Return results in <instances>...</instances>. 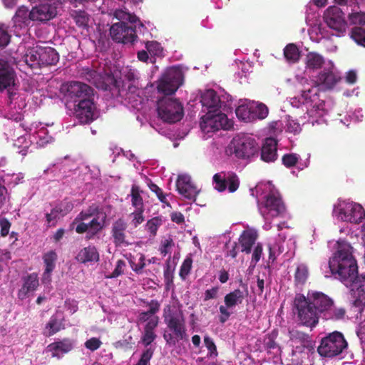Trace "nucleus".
<instances>
[{
	"label": "nucleus",
	"instance_id": "f704fd0d",
	"mask_svg": "<svg viewBox=\"0 0 365 365\" xmlns=\"http://www.w3.org/2000/svg\"><path fill=\"white\" fill-rule=\"evenodd\" d=\"M38 46L29 48L24 56L25 63L31 68H41L40 61H38Z\"/></svg>",
	"mask_w": 365,
	"mask_h": 365
},
{
	"label": "nucleus",
	"instance_id": "dca6fc26",
	"mask_svg": "<svg viewBox=\"0 0 365 365\" xmlns=\"http://www.w3.org/2000/svg\"><path fill=\"white\" fill-rule=\"evenodd\" d=\"M307 299L311 304L314 307L317 314H324L328 311L329 308L333 307L334 300L321 292H312L308 293Z\"/></svg>",
	"mask_w": 365,
	"mask_h": 365
},
{
	"label": "nucleus",
	"instance_id": "7c9ffc66",
	"mask_svg": "<svg viewBox=\"0 0 365 365\" xmlns=\"http://www.w3.org/2000/svg\"><path fill=\"white\" fill-rule=\"evenodd\" d=\"M257 239V234L252 230H245L239 238V242L242 247V252L249 254L252 247Z\"/></svg>",
	"mask_w": 365,
	"mask_h": 365
},
{
	"label": "nucleus",
	"instance_id": "6e6d98bb",
	"mask_svg": "<svg viewBox=\"0 0 365 365\" xmlns=\"http://www.w3.org/2000/svg\"><path fill=\"white\" fill-rule=\"evenodd\" d=\"M299 158V155L296 153L285 154L282 159V163L287 168H292L298 162Z\"/></svg>",
	"mask_w": 365,
	"mask_h": 365
},
{
	"label": "nucleus",
	"instance_id": "e2e57ef3",
	"mask_svg": "<svg viewBox=\"0 0 365 365\" xmlns=\"http://www.w3.org/2000/svg\"><path fill=\"white\" fill-rule=\"evenodd\" d=\"M126 264L125 262L123 259H118L116 262L115 267L112 273L108 276V278H116L118 276L121 275L124 272V269Z\"/></svg>",
	"mask_w": 365,
	"mask_h": 365
},
{
	"label": "nucleus",
	"instance_id": "774afa93",
	"mask_svg": "<svg viewBox=\"0 0 365 365\" xmlns=\"http://www.w3.org/2000/svg\"><path fill=\"white\" fill-rule=\"evenodd\" d=\"M262 245L261 243H257L254 248L252 255V262H254L255 264L259 261L262 255Z\"/></svg>",
	"mask_w": 365,
	"mask_h": 365
},
{
	"label": "nucleus",
	"instance_id": "39448f33",
	"mask_svg": "<svg viewBox=\"0 0 365 365\" xmlns=\"http://www.w3.org/2000/svg\"><path fill=\"white\" fill-rule=\"evenodd\" d=\"M165 322L172 332L163 334L168 344L175 346L179 341L187 339L185 321L182 314H170L165 317Z\"/></svg>",
	"mask_w": 365,
	"mask_h": 365
},
{
	"label": "nucleus",
	"instance_id": "864d4df0",
	"mask_svg": "<svg viewBox=\"0 0 365 365\" xmlns=\"http://www.w3.org/2000/svg\"><path fill=\"white\" fill-rule=\"evenodd\" d=\"M11 40V35L9 34L8 26L0 24V47L6 46Z\"/></svg>",
	"mask_w": 365,
	"mask_h": 365
},
{
	"label": "nucleus",
	"instance_id": "7ed1b4c3",
	"mask_svg": "<svg viewBox=\"0 0 365 365\" xmlns=\"http://www.w3.org/2000/svg\"><path fill=\"white\" fill-rule=\"evenodd\" d=\"M347 346L348 342L344 334L334 331L321 339L317 352L322 357L334 358L340 355Z\"/></svg>",
	"mask_w": 365,
	"mask_h": 365
},
{
	"label": "nucleus",
	"instance_id": "de8ad7c7",
	"mask_svg": "<svg viewBox=\"0 0 365 365\" xmlns=\"http://www.w3.org/2000/svg\"><path fill=\"white\" fill-rule=\"evenodd\" d=\"M253 108V115L254 120L264 119L265 118L269 113L267 107L263 103H259L256 106L252 105Z\"/></svg>",
	"mask_w": 365,
	"mask_h": 365
},
{
	"label": "nucleus",
	"instance_id": "cd10ccee",
	"mask_svg": "<svg viewBox=\"0 0 365 365\" xmlns=\"http://www.w3.org/2000/svg\"><path fill=\"white\" fill-rule=\"evenodd\" d=\"M73 348V344L71 340L69 339H63V340L50 344L47 346V351L51 353L52 357L59 359L61 354L69 352Z\"/></svg>",
	"mask_w": 365,
	"mask_h": 365
},
{
	"label": "nucleus",
	"instance_id": "49530a36",
	"mask_svg": "<svg viewBox=\"0 0 365 365\" xmlns=\"http://www.w3.org/2000/svg\"><path fill=\"white\" fill-rule=\"evenodd\" d=\"M46 328L48 330V335L52 336L63 329V324L56 317L52 316L47 323Z\"/></svg>",
	"mask_w": 365,
	"mask_h": 365
},
{
	"label": "nucleus",
	"instance_id": "4d7b16f0",
	"mask_svg": "<svg viewBox=\"0 0 365 365\" xmlns=\"http://www.w3.org/2000/svg\"><path fill=\"white\" fill-rule=\"evenodd\" d=\"M154 354V349L149 347L143 351L136 365H148Z\"/></svg>",
	"mask_w": 365,
	"mask_h": 365
},
{
	"label": "nucleus",
	"instance_id": "2eb2a0df",
	"mask_svg": "<svg viewBox=\"0 0 365 365\" xmlns=\"http://www.w3.org/2000/svg\"><path fill=\"white\" fill-rule=\"evenodd\" d=\"M350 287L351 294L354 299L355 307L365 305V274H358L347 285Z\"/></svg>",
	"mask_w": 365,
	"mask_h": 365
},
{
	"label": "nucleus",
	"instance_id": "0e129e2a",
	"mask_svg": "<svg viewBox=\"0 0 365 365\" xmlns=\"http://www.w3.org/2000/svg\"><path fill=\"white\" fill-rule=\"evenodd\" d=\"M173 246V240L171 237H168V239L162 241L159 250L163 256L165 257L167 254L170 253V249Z\"/></svg>",
	"mask_w": 365,
	"mask_h": 365
},
{
	"label": "nucleus",
	"instance_id": "c9c22d12",
	"mask_svg": "<svg viewBox=\"0 0 365 365\" xmlns=\"http://www.w3.org/2000/svg\"><path fill=\"white\" fill-rule=\"evenodd\" d=\"M235 113L237 117L244 122H251L254 120L253 108L252 105L242 104L239 106Z\"/></svg>",
	"mask_w": 365,
	"mask_h": 365
},
{
	"label": "nucleus",
	"instance_id": "b1692460",
	"mask_svg": "<svg viewBox=\"0 0 365 365\" xmlns=\"http://www.w3.org/2000/svg\"><path fill=\"white\" fill-rule=\"evenodd\" d=\"M158 323V317H154L145 325L144 331L141 336V342L147 348H148V346L157 338L155 329L157 328Z\"/></svg>",
	"mask_w": 365,
	"mask_h": 365
},
{
	"label": "nucleus",
	"instance_id": "9d476101",
	"mask_svg": "<svg viewBox=\"0 0 365 365\" xmlns=\"http://www.w3.org/2000/svg\"><path fill=\"white\" fill-rule=\"evenodd\" d=\"M66 97L74 105L94 98L93 89L84 83L72 81L67 86Z\"/></svg>",
	"mask_w": 365,
	"mask_h": 365
},
{
	"label": "nucleus",
	"instance_id": "473e14b6",
	"mask_svg": "<svg viewBox=\"0 0 365 365\" xmlns=\"http://www.w3.org/2000/svg\"><path fill=\"white\" fill-rule=\"evenodd\" d=\"M31 14V11H29L27 7L24 6L19 7L13 17L15 26L20 27H22V26H28L29 22L32 21Z\"/></svg>",
	"mask_w": 365,
	"mask_h": 365
},
{
	"label": "nucleus",
	"instance_id": "a19ab883",
	"mask_svg": "<svg viewBox=\"0 0 365 365\" xmlns=\"http://www.w3.org/2000/svg\"><path fill=\"white\" fill-rule=\"evenodd\" d=\"M346 311L343 307H333L329 308L328 311L324 314L323 317L327 320L339 321L345 318Z\"/></svg>",
	"mask_w": 365,
	"mask_h": 365
},
{
	"label": "nucleus",
	"instance_id": "f257e3e1",
	"mask_svg": "<svg viewBox=\"0 0 365 365\" xmlns=\"http://www.w3.org/2000/svg\"><path fill=\"white\" fill-rule=\"evenodd\" d=\"M352 252L353 247L349 244L341 243L329 260L331 273L346 286L359 274L356 260Z\"/></svg>",
	"mask_w": 365,
	"mask_h": 365
},
{
	"label": "nucleus",
	"instance_id": "37998d69",
	"mask_svg": "<svg viewBox=\"0 0 365 365\" xmlns=\"http://www.w3.org/2000/svg\"><path fill=\"white\" fill-rule=\"evenodd\" d=\"M351 38L359 46L365 47V29L361 27H354L350 33Z\"/></svg>",
	"mask_w": 365,
	"mask_h": 365
},
{
	"label": "nucleus",
	"instance_id": "09e8293b",
	"mask_svg": "<svg viewBox=\"0 0 365 365\" xmlns=\"http://www.w3.org/2000/svg\"><path fill=\"white\" fill-rule=\"evenodd\" d=\"M158 90L165 96L172 95L177 91L174 90L173 86H171V83L163 77L161 78L158 83Z\"/></svg>",
	"mask_w": 365,
	"mask_h": 365
},
{
	"label": "nucleus",
	"instance_id": "f3484780",
	"mask_svg": "<svg viewBox=\"0 0 365 365\" xmlns=\"http://www.w3.org/2000/svg\"><path fill=\"white\" fill-rule=\"evenodd\" d=\"M177 190L184 197L195 201L196 196L199 191L196 186L192 182L191 178L187 175L178 176L176 182Z\"/></svg>",
	"mask_w": 365,
	"mask_h": 365
},
{
	"label": "nucleus",
	"instance_id": "79ce46f5",
	"mask_svg": "<svg viewBox=\"0 0 365 365\" xmlns=\"http://www.w3.org/2000/svg\"><path fill=\"white\" fill-rule=\"evenodd\" d=\"M127 259L133 271L138 274H142L143 269L146 265L145 255L140 254L138 263L135 262V257L132 256L131 254L129 255V257H127Z\"/></svg>",
	"mask_w": 365,
	"mask_h": 365
},
{
	"label": "nucleus",
	"instance_id": "680f3d73",
	"mask_svg": "<svg viewBox=\"0 0 365 365\" xmlns=\"http://www.w3.org/2000/svg\"><path fill=\"white\" fill-rule=\"evenodd\" d=\"M145 210H137L135 209V211L131 213V216H133L132 225L134 227H137L139 225H140L145 220L143 216V212Z\"/></svg>",
	"mask_w": 365,
	"mask_h": 365
},
{
	"label": "nucleus",
	"instance_id": "ddd939ff",
	"mask_svg": "<svg viewBox=\"0 0 365 365\" xmlns=\"http://www.w3.org/2000/svg\"><path fill=\"white\" fill-rule=\"evenodd\" d=\"M339 217L341 220L351 223H359L365 217L364 208L357 203L348 202L340 205Z\"/></svg>",
	"mask_w": 365,
	"mask_h": 365
},
{
	"label": "nucleus",
	"instance_id": "603ef678",
	"mask_svg": "<svg viewBox=\"0 0 365 365\" xmlns=\"http://www.w3.org/2000/svg\"><path fill=\"white\" fill-rule=\"evenodd\" d=\"M148 187L153 192L155 193L158 200L161 202L165 204L168 207L170 206V202L166 199V195L163 193L161 188H160L156 184L153 182L148 184Z\"/></svg>",
	"mask_w": 365,
	"mask_h": 365
},
{
	"label": "nucleus",
	"instance_id": "69168bd1",
	"mask_svg": "<svg viewBox=\"0 0 365 365\" xmlns=\"http://www.w3.org/2000/svg\"><path fill=\"white\" fill-rule=\"evenodd\" d=\"M204 343L206 348L209 351V354L210 356L217 355V346L214 343L213 340L210 336H206L204 337Z\"/></svg>",
	"mask_w": 365,
	"mask_h": 365
},
{
	"label": "nucleus",
	"instance_id": "ea45409f",
	"mask_svg": "<svg viewBox=\"0 0 365 365\" xmlns=\"http://www.w3.org/2000/svg\"><path fill=\"white\" fill-rule=\"evenodd\" d=\"M73 204L68 198H65L57 203L53 208V213H56L58 217H64L73 209Z\"/></svg>",
	"mask_w": 365,
	"mask_h": 365
},
{
	"label": "nucleus",
	"instance_id": "5701e85b",
	"mask_svg": "<svg viewBox=\"0 0 365 365\" xmlns=\"http://www.w3.org/2000/svg\"><path fill=\"white\" fill-rule=\"evenodd\" d=\"M261 159L266 163L274 162L277 158V143L273 138H267L261 148Z\"/></svg>",
	"mask_w": 365,
	"mask_h": 365
},
{
	"label": "nucleus",
	"instance_id": "6ab92c4d",
	"mask_svg": "<svg viewBox=\"0 0 365 365\" xmlns=\"http://www.w3.org/2000/svg\"><path fill=\"white\" fill-rule=\"evenodd\" d=\"M200 102L202 107L207 110L209 115L218 112L221 108L222 102L220 97L212 89H208L202 94Z\"/></svg>",
	"mask_w": 365,
	"mask_h": 365
},
{
	"label": "nucleus",
	"instance_id": "13d9d810",
	"mask_svg": "<svg viewBox=\"0 0 365 365\" xmlns=\"http://www.w3.org/2000/svg\"><path fill=\"white\" fill-rule=\"evenodd\" d=\"M96 213H98V208L90 207L87 210L81 211L75 218L74 222H82L87 220L88 218L94 216Z\"/></svg>",
	"mask_w": 365,
	"mask_h": 365
},
{
	"label": "nucleus",
	"instance_id": "f8f14e48",
	"mask_svg": "<svg viewBox=\"0 0 365 365\" xmlns=\"http://www.w3.org/2000/svg\"><path fill=\"white\" fill-rule=\"evenodd\" d=\"M248 292L247 289L245 290V292H244L240 289H236L225 296V306L221 305L219 308L221 314V316L220 317V322L221 323L225 322L230 317L231 314L227 309H232L235 307L237 305L242 304Z\"/></svg>",
	"mask_w": 365,
	"mask_h": 365
},
{
	"label": "nucleus",
	"instance_id": "e433bc0d",
	"mask_svg": "<svg viewBox=\"0 0 365 365\" xmlns=\"http://www.w3.org/2000/svg\"><path fill=\"white\" fill-rule=\"evenodd\" d=\"M143 191L137 185H133L130 190V196L131 197V204L135 209L145 210L143 199L141 196Z\"/></svg>",
	"mask_w": 365,
	"mask_h": 365
},
{
	"label": "nucleus",
	"instance_id": "2f4dec72",
	"mask_svg": "<svg viewBox=\"0 0 365 365\" xmlns=\"http://www.w3.org/2000/svg\"><path fill=\"white\" fill-rule=\"evenodd\" d=\"M208 120L205 123L217 130L220 127L222 129L228 130L231 126L227 116L222 113H212L208 116Z\"/></svg>",
	"mask_w": 365,
	"mask_h": 365
},
{
	"label": "nucleus",
	"instance_id": "3c124183",
	"mask_svg": "<svg viewBox=\"0 0 365 365\" xmlns=\"http://www.w3.org/2000/svg\"><path fill=\"white\" fill-rule=\"evenodd\" d=\"M192 259L190 257H186L180 269V276L182 279H185L187 276L190 274V270L192 269Z\"/></svg>",
	"mask_w": 365,
	"mask_h": 365
},
{
	"label": "nucleus",
	"instance_id": "6e6552de",
	"mask_svg": "<svg viewBox=\"0 0 365 365\" xmlns=\"http://www.w3.org/2000/svg\"><path fill=\"white\" fill-rule=\"evenodd\" d=\"M214 188L220 192L227 189L231 193L237 190L240 181L237 175L232 171H221L215 173L212 177Z\"/></svg>",
	"mask_w": 365,
	"mask_h": 365
},
{
	"label": "nucleus",
	"instance_id": "052dcab7",
	"mask_svg": "<svg viewBox=\"0 0 365 365\" xmlns=\"http://www.w3.org/2000/svg\"><path fill=\"white\" fill-rule=\"evenodd\" d=\"M101 345L102 341L96 337H91L84 343L85 347L91 351L98 349Z\"/></svg>",
	"mask_w": 365,
	"mask_h": 365
},
{
	"label": "nucleus",
	"instance_id": "4c0bfd02",
	"mask_svg": "<svg viewBox=\"0 0 365 365\" xmlns=\"http://www.w3.org/2000/svg\"><path fill=\"white\" fill-rule=\"evenodd\" d=\"M309 277V269L304 264L297 266L294 273V284L296 286L304 285Z\"/></svg>",
	"mask_w": 365,
	"mask_h": 365
},
{
	"label": "nucleus",
	"instance_id": "c756f323",
	"mask_svg": "<svg viewBox=\"0 0 365 365\" xmlns=\"http://www.w3.org/2000/svg\"><path fill=\"white\" fill-rule=\"evenodd\" d=\"M163 77L171 83L174 90H178L183 82V73L181 69L176 66L167 69Z\"/></svg>",
	"mask_w": 365,
	"mask_h": 365
},
{
	"label": "nucleus",
	"instance_id": "c03bdc74",
	"mask_svg": "<svg viewBox=\"0 0 365 365\" xmlns=\"http://www.w3.org/2000/svg\"><path fill=\"white\" fill-rule=\"evenodd\" d=\"M73 19L76 24L83 29H88L89 17L88 14L84 11H75Z\"/></svg>",
	"mask_w": 365,
	"mask_h": 365
},
{
	"label": "nucleus",
	"instance_id": "72a5a7b5",
	"mask_svg": "<svg viewBox=\"0 0 365 365\" xmlns=\"http://www.w3.org/2000/svg\"><path fill=\"white\" fill-rule=\"evenodd\" d=\"M57 257V254L54 250H50L43 255V260L46 267L43 277H50L51 273L55 269Z\"/></svg>",
	"mask_w": 365,
	"mask_h": 365
},
{
	"label": "nucleus",
	"instance_id": "423d86ee",
	"mask_svg": "<svg viewBox=\"0 0 365 365\" xmlns=\"http://www.w3.org/2000/svg\"><path fill=\"white\" fill-rule=\"evenodd\" d=\"M233 153L242 160H250L257 156L259 147L257 141L252 137L242 135H238L232 140Z\"/></svg>",
	"mask_w": 365,
	"mask_h": 365
},
{
	"label": "nucleus",
	"instance_id": "58836bf2",
	"mask_svg": "<svg viewBox=\"0 0 365 365\" xmlns=\"http://www.w3.org/2000/svg\"><path fill=\"white\" fill-rule=\"evenodd\" d=\"M286 60L292 63H297L300 58V51L294 43H289L284 48Z\"/></svg>",
	"mask_w": 365,
	"mask_h": 365
},
{
	"label": "nucleus",
	"instance_id": "aec40b11",
	"mask_svg": "<svg viewBox=\"0 0 365 365\" xmlns=\"http://www.w3.org/2000/svg\"><path fill=\"white\" fill-rule=\"evenodd\" d=\"M14 81V71L10 68L6 60L0 58V91L13 87Z\"/></svg>",
	"mask_w": 365,
	"mask_h": 365
},
{
	"label": "nucleus",
	"instance_id": "338daca9",
	"mask_svg": "<svg viewBox=\"0 0 365 365\" xmlns=\"http://www.w3.org/2000/svg\"><path fill=\"white\" fill-rule=\"evenodd\" d=\"M11 225V222L6 218L0 219V233L2 237H6L9 235Z\"/></svg>",
	"mask_w": 365,
	"mask_h": 365
},
{
	"label": "nucleus",
	"instance_id": "bf43d9fd",
	"mask_svg": "<svg viewBox=\"0 0 365 365\" xmlns=\"http://www.w3.org/2000/svg\"><path fill=\"white\" fill-rule=\"evenodd\" d=\"M349 19L352 24L364 25L365 14L362 12L351 13L349 15Z\"/></svg>",
	"mask_w": 365,
	"mask_h": 365
},
{
	"label": "nucleus",
	"instance_id": "a18cd8bd",
	"mask_svg": "<svg viewBox=\"0 0 365 365\" xmlns=\"http://www.w3.org/2000/svg\"><path fill=\"white\" fill-rule=\"evenodd\" d=\"M163 225L162 217L157 216L149 220L146 225V229L150 235L155 237L157 234L158 228Z\"/></svg>",
	"mask_w": 365,
	"mask_h": 365
},
{
	"label": "nucleus",
	"instance_id": "8fccbe9b",
	"mask_svg": "<svg viewBox=\"0 0 365 365\" xmlns=\"http://www.w3.org/2000/svg\"><path fill=\"white\" fill-rule=\"evenodd\" d=\"M145 48L150 55L160 56L163 48L160 43L156 41H148L145 42Z\"/></svg>",
	"mask_w": 365,
	"mask_h": 365
},
{
	"label": "nucleus",
	"instance_id": "0eeeda50",
	"mask_svg": "<svg viewBox=\"0 0 365 365\" xmlns=\"http://www.w3.org/2000/svg\"><path fill=\"white\" fill-rule=\"evenodd\" d=\"M261 213L269 215L272 217L283 216L286 207L278 192H269L264 197L263 202L259 205Z\"/></svg>",
	"mask_w": 365,
	"mask_h": 365
},
{
	"label": "nucleus",
	"instance_id": "bb28decb",
	"mask_svg": "<svg viewBox=\"0 0 365 365\" xmlns=\"http://www.w3.org/2000/svg\"><path fill=\"white\" fill-rule=\"evenodd\" d=\"M325 63L324 57L315 51L308 52L304 58L306 71L315 72L321 69Z\"/></svg>",
	"mask_w": 365,
	"mask_h": 365
},
{
	"label": "nucleus",
	"instance_id": "c85d7f7f",
	"mask_svg": "<svg viewBox=\"0 0 365 365\" xmlns=\"http://www.w3.org/2000/svg\"><path fill=\"white\" fill-rule=\"evenodd\" d=\"M76 259L80 263L86 264L98 262L100 256L96 247L93 245H89L81 249L77 254Z\"/></svg>",
	"mask_w": 365,
	"mask_h": 365
},
{
	"label": "nucleus",
	"instance_id": "5fc2aeb1",
	"mask_svg": "<svg viewBox=\"0 0 365 365\" xmlns=\"http://www.w3.org/2000/svg\"><path fill=\"white\" fill-rule=\"evenodd\" d=\"M115 16L119 19H124L128 21V23L129 25H132L133 24H137L140 21L139 19L134 14H131L129 13H125L123 11H117L115 12Z\"/></svg>",
	"mask_w": 365,
	"mask_h": 365
},
{
	"label": "nucleus",
	"instance_id": "1a4fd4ad",
	"mask_svg": "<svg viewBox=\"0 0 365 365\" xmlns=\"http://www.w3.org/2000/svg\"><path fill=\"white\" fill-rule=\"evenodd\" d=\"M324 21L331 29L334 30L336 36H341L344 34L346 29V22L344 12L336 6H329L324 13Z\"/></svg>",
	"mask_w": 365,
	"mask_h": 365
},
{
	"label": "nucleus",
	"instance_id": "412c9836",
	"mask_svg": "<svg viewBox=\"0 0 365 365\" xmlns=\"http://www.w3.org/2000/svg\"><path fill=\"white\" fill-rule=\"evenodd\" d=\"M57 14L56 7L48 4H41L31 10V20L45 21L54 18Z\"/></svg>",
	"mask_w": 365,
	"mask_h": 365
},
{
	"label": "nucleus",
	"instance_id": "f03ea898",
	"mask_svg": "<svg viewBox=\"0 0 365 365\" xmlns=\"http://www.w3.org/2000/svg\"><path fill=\"white\" fill-rule=\"evenodd\" d=\"M293 312L297 315L299 323L302 326L312 329L319 323V315L307 297H305L302 294L295 295Z\"/></svg>",
	"mask_w": 365,
	"mask_h": 365
},
{
	"label": "nucleus",
	"instance_id": "9b49d317",
	"mask_svg": "<svg viewBox=\"0 0 365 365\" xmlns=\"http://www.w3.org/2000/svg\"><path fill=\"white\" fill-rule=\"evenodd\" d=\"M110 35L114 41L124 44L133 43L137 38L133 26L124 21L113 24L110 29Z\"/></svg>",
	"mask_w": 365,
	"mask_h": 365
},
{
	"label": "nucleus",
	"instance_id": "a211bd4d",
	"mask_svg": "<svg viewBox=\"0 0 365 365\" xmlns=\"http://www.w3.org/2000/svg\"><path fill=\"white\" fill-rule=\"evenodd\" d=\"M341 80L340 76L331 67L324 68L316 77V83L327 90L332 89Z\"/></svg>",
	"mask_w": 365,
	"mask_h": 365
},
{
	"label": "nucleus",
	"instance_id": "4be33fe9",
	"mask_svg": "<svg viewBox=\"0 0 365 365\" xmlns=\"http://www.w3.org/2000/svg\"><path fill=\"white\" fill-rule=\"evenodd\" d=\"M127 229V223L123 218L115 220L112 225L111 235L113 242L115 247H119L124 244H128L125 241V230Z\"/></svg>",
	"mask_w": 365,
	"mask_h": 365
},
{
	"label": "nucleus",
	"instance_id": "393cba45",
	"mask_svg": "<svg viewBox=\"0 0 365 365\" xmlns=\"http://www.w3.org/2000/svg\"><path fill=\"white\" fill-rule=\"evenodd\" d=\"M38 54L41 67L55 65L59 61L58 52L51 47L38 46Z\"/></svg>",
	"mask_w": 365,
	"mask_h": 365
},
{
	"label": "nucleus",
	"instance_id": "a878e982",
	"mask_svg": "<svg viewBox=\"0 0 365 365\" xmlns=\"http://www.w3.org/2000/svg\"><path fill=\"white\" fill-rule=\"evenodd\" d=\"M23 285L18 292V298L24 299L27 297L30 292L36 289L39 283L38 277L36 273H31L23 277Z\"/></svg>",
	"mask_w": 365,
	"mask_h": 365
},
{
	"label": "nucleus",
	"instance_id": "4468645a",
	"mask_svg": "<svg viewBox=\"0 0 365 365\" xmlns=\"http://www.w3.org/2000/svg\"><path fill=\"white\" fill-rule=\"evenodd\" d=\"M96 110L94 98L73 105V115L81 124H88L95 119Z\"/></svg>",
	"mask_w": 365,
	"mask_h": 365
},
{
	"label": "nucleus",
	"instance_id": "20e7f679",
	"mask_svg": "<svg viewBox=\"0 0 365 365\" xmlns=\"http://www.w3.org/2000/svg\"><path fill=\"white\" fill-rule=\"evenodd\" d=\"M158 114L164 121L175 123L180 121L184 115L183 107L176 98L165 96L158 101Z\"/></svg>",
	"mask_w": 365,
	"mask_h": 365
}]
</instances>
